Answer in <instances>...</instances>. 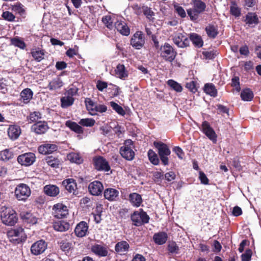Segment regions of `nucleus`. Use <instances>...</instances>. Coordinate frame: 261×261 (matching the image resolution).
<instances>
[{"label": "nucleus", "instance_id": "3c124183", "mask_svg": "<svg viewBox=\"0 0 261 261\" xmlns=\"http://www.w3.org/2000/svg\"><path fill=\"white\" fill-rule=\"evenodd\" d=\"M95 121L92 118H85L82 119L79 121V124L81 125L91 127L94 125Z\"/></svg>", "mask_w": 261, "mask_h": 261}, {"label": "nucleus", "instance_id": "2eb2a0df", "mask_svg": "<svg viewBox=\"0 0 261 261\" xmlns=\"http://www.w3.org/2000/svg\"><path fill=\"white\" fill-rule=\"evenodd\" d=\"M36 160L35 154L32 152L25 153L19 155L17 158L18 162L22 166H29Z\"/></svg>", "mask_w": 261, "mask_h": 261}, {"label": "nucleus", "instance_id": "bf43d9fd", "mask_svg": "<svg viewBox=\"0 0 261 261\" xmlns=\"http://www.w3.org/2000/svg\"><path fill=\"white\" fill-rule=\"evenodd\" d=\"M2 17L5 20L9 21H13L15 18L13 13L9 11L4 12L2 14Z\"/></svg>", "mask_w": 261, "mask_h": 261}, {"label": "nucleus", "instance_id": "aec40b11", "mask_svg": "<svg viewBox=\"0 0 261 261\" xmlns=\"http://www.w3.org/2000/svg\"><path fill=\"white\" fill-rule=\"evenodd\" d=\"M244 22L249 27H254L259 23V19L255 13L249 12L245 16Z\"/></svg>", "mask_w": 261, "mask_h": 261}, {"label": "nucleus", "instance_id": "052dcab7", "mask_svg": "<svg viewBox=\"0 0 261 261\" xmlns=\"http://www.w3.org/2000/svg\"><path fill=\"white\" fill-rule=\"evenodd\" d=\"M60 247L63 251H68L71 247V244L68 242L62 241L60 242Z\"/></svg>", "mask_w": 261, "mask_h": 261}, {"label": "nucleus", "instance_id": "680f3d73", "mask_svg": "<svg viewBox=\"0 0 261 261\" xmlns=\"http://www.w3.org/2000/svg\"><path fill=\"white\" fill-rule=\"evenodd\" d=\"M231 86L235 88L237 91L239 92L241 90L240 86V79L238 76H234L231 80Z\"/></svg>", "mask_w": 261, "mask_h": 261}, {"label": "nucleus", "instance_id": "c9c22d12", "mask_svg": "<svg viewBox=\"0 0 261 261\" xmlns=\"http://www.w3.org/2000/svg\"><path fill=\"white\" fill-rule=\"evenodd\" d=\"M254 94L253 92L249 88L243 90L241 93V97L244 101H250L253 98Z\"/></svg>", "mask_w": 261, "mask_h": 261}, {"label": "nucleus", "instance_id": "7ed1b4c3", "mask_svg": "<svg viewBox=\"0 0 261 261\" xmlns=\"http://www.w3.org/2000/svg\"><path fill=\"white\" fill-rule=\"evenodd\" d=\"M7 236L10 241L14 244H19L24 241L27 238L23 229L21 227L8 231Z\"/></svg>", "mask_w": 261, "mask_h": 261}, {"label": "nucleus", "instance_id": "dca6fc26", "mask_svg": "<svg viewBox=\"0 0 261 261\" xmlns=\"http://www.w3.org/2000/svg\"><path fill=\"white\" fill-rule=\"evenodd\" d=\"M88 189L92 195L98 196L101 194L103 187L101 182L95 180L89 185Z\"/></svg>", "mask_w": 261, "mask_h": 261}, {"label": "nucleus", "instance_id": "b1692460", "mask_svg": "<svg viewBox=\"0 0 261 261\" xmlns=\"http://www.w3.org/2000/svg\"><path fill=\"white\" fill-rule=\"evenodd\" d=\"M115 75L120 79L124 80L128 77V71L123 64H119L115 70Z\"/></svg>", "mask_w": 261, "mask_h": 261}, {"label": "nucleus", "instance_id": "1a4fd4ad", "mask_svg": "<svg viewBox=\"0 0 261 261\" xmlns=\"http://www.w3.org/2000/svg\"><path fill=\"white\" fill-rule=\"evenodd\" d=\"M93 164L96 170L107 172L110 170L109 162L101 156H96L93 158Z\"/></svg>", "mask_w": 261, "mask_h": 261}, {"label": "nucleus", "instance_id": "412c9836", "mask_svg": "<svg viewBox=\"0 0 261 261\" xmlns=\"http://www.w3.org/2000/svg\"><path fill=\"white\" fill-rule=\"evenodd\" d=\"M47 123L45 121L38 122L32 126V129L37 134L45 133L48 129Z\"/></svg>", "mask_w": 261, "mask_h": 261}, {"label": "nucleus", "instance_id": "a19ab883", "mask_svg": "<svg viewBox=\"0 0 261 261\" xmlns=\"http://www.w3.org/2000/svg\"><path fill=\"white\" fill-rule=\"evenodd\" d=\"M205 31L207 36L211 38H215L218 34L217 28L213 25H207L205 28Z\"/></svg>", "mask_w": 261, "mask_h": 261}, {"label": "nucleus", "instance_id": "c756f323", "mask_svg": "<svg viewBox=\"0 0 261 261\" xmlns=\"http://www.w3.org/2000/svg\"><path fill=\"white\" fill-rule=\"evenodd\" d=\"M154 242L158 245H162L166 243L167 240L168 236L166 232H161L155 233L153 235Z\"/></svg>", "mask_w": 261, "mask_h": 261}, {"label": "nucleus", "instance_id": "393cba45", "mask_svg": "<svg viewBox=\"0 0 261 261\" xmlns=\"http://www.w3.org/2000/svg\"><path fill=\"white\" fill-rule=\"evenodd\" d=\"M115 27L123 35L128 36L130 33L129 28L123 21H117L115 22Z\"/></svg>", "mask_w": 261, "mask_h": 261}, {"label": "nucleus", "instance_id": "6e6d98bb", "mask_svg": "<svg viewBox=\"0 0 261 261\" xmlns=\"http://www.w3.org/2000/svg\"><path fill=\"white\" fill-rule=\"evenodd\" d=\"M168 249L170 253L177 254L179 251V247L175 242H170L168 246Z\"/></svg>", "mask_w": 261, "mask_h": 261}, {"label": "nucleus", "instance_id": "0e129e2a", "mask_svg": "<svg viewBox=\"0 0 261 261\" xmlns=\"http://www.w3.org/2000/svg\"><path fill=\"white\" fill-rule=\"evenodd\" d=\"M252 255V251L248 249L241 255L242 261H250Z\"/></svg>", "mask_w": 261, "mask_h": 261}, {"label": "nucleus", "instance_id": "603ef678", "mask_svg": "<svg viewBox=\"0 0 261 261\" xmlns=\"http://www.w3.org/2000/svg\"><path fill=\"white\" fill-rule=\"evenodd\" d=\"M110 105L113 109L119 115L124 116L125 114V112L123 109L116 102L111 101L110 102Z\"/></svg>", "mask_w": 261, "mask_h": 261}, {"label": "nucleus", "instance_id": "864d4df0", "mask_svg": "<svg viewBox=\"0 0 261 261\" xmlns=\"http://www.w3.org/2000/svg\"><path fill=\"white\" fill-rule=\"evenodd\" d=\"M45 161L48 165L52 167H57L59 165L58 160L51 156L46 158Z\"/></svg>", "mask_w": 261, "mask_h": 261}, {"label": "nucleus", "instance_id": "72a5a7b5", "mask_svg": "<svg viewBox=\"0 0 261 261\" xmlns=\"http://www.w3.org/2000/svg\"><path fill=\"white\" fill-rule=\"evenodd\" d=\"M53 227L55 230L58 231H65L69 228V225L68 223L63 221H59L56 222L53 224Z\"/></svg>", "mask_w": 261, "mask_h": 261}, {"label": "nucleus", "instance_id": "6e6552de", "mask_svg": "<svg viewBox=\"0 0 261 261\" xmlns=\"http://www.w3.org/2000/svg\"><path fill=\"white\" fill-rule=\"evenodd\" d=\"M131 220L136 226H140L143 224L147 223L149 217L142 209L135 211L131 216Z\"/></svg>", "mask_w": 261, "mask_h": 261}, {"label": "nucleus", "instance_id": "f03ea898", "mask_svg": "<svg viewBox=\"0 0 261 261\" xmlns=\"http://www.w3.org/2000/svg\"><path fill=\"white\" fill-rule=\"evenodd\" d=\"M154 146L158 149V154L162 163L164 165L169 164L168 156L171 153V151L167 144L162 142H154Z\"/></svg>", "mask_w": 261, "mask_h": 261}, {"label": "nucleus", "instance_id": "6ab92c4d", "mask_svg": "<svg viewBox=\"0 0 261 261\" xmlns=\"http://www.w3.org/2000/svg\"><path fill=\"white\" fill-rule=\"evenodd\" d=\"M57 149V146L50 143L43 144L38 147V151L43 154H50Z\"/></svg>", "mask_w": 261, "mask_h": 261}, {"label": "nucleus", "instance_id": "e2e57ef3", "mask_svg": "<svg viewBox=\"0 0 261 261\" xmlns=\"http://www.w3.org/2000/svg\"><path fill=\"white\" fill-rule=\"evenodd\" d=\"M95 110L94 112V115L95 114V112H99V113H103L107 111V107L106 106L104 105H97L96 104L95 107H94Z\"/></svg>", "mask_w": 261, "mask_h": 261}, {"label": "nucleus", "instance_id": "de8ad7c7", "mask_svg": "<svg viewBox=\"0 0 261 261\" xmlns=\"http://www.w3.org/2000/svg\"><path fill=\"white\" fill-rule=\"evenodd\" d=\"M168 85L177 92H180L182 90V87L180 84L173 80H169L167 82Z\"/></svg>", "mask_w": 261, "mask_h": 261}, {"label": "nucleus", "instance_id": "37998d69", "mask_svg": "<svg viewBox=\"0 0 261 261\" xmlns=\"http://www.w3.org/2000/svg\"><path fill=\"white\" fill-rule=\"evenodd\" d=\"M148 156L150 162L154 165H158L160 161L157 154L152 149H149L148 151Z\"/></svg>", "mask_w": 261, "mask_h": 261}, {"label": "nucleus", "instance_id": "423d86ee", "mask_svg": "<svg viewBox=\"0 0 261 261\" xmlns=\"http://www.w3.org/2000/svg\"><path fill=\"white\" fill-rule=\"evenodd\" d=\"M14 193L18 200L25 201L31 195V190L27 185L20 184L15 188Z\"/></svg>", "mask_w": 261, "mask_h": 261}, {"label": "nucleus", "instance_id": "9b49d317", "mask_svg": "<svg viewBox=\"0 0 261 261\" xmlns=\"http://www.w3.org/2000/svg\"><path fill=\"white\" fill-rule=\"evenodd\" d=\"M145 44V38L141 31H137L130 40V44L135 48L140 49Z\"/></svg>", "mask_w": 261, "mask_h": 261}, {"label": "nucleus", "instance_id": "69168bd1", "mask_svg": "<svg viewBox=\"0 0 261 261\" xmlns=\"http://www.w3.org/2000/svg\"><path fill=\"white\" fill-rule=\"evenodd\" d=\"M174 8L178 14L182 18L186 16V13L184 8L179 6H174Z\"/></svg>", "mask_w": 261, "mask_h": 261}, {"label": "nucleus", "instance_id": "ddd939ff", "mask_svg": "<svg viewBox=\"0 0 261 261\" xmlns=\"http://www.w3.org/2000/svg\"><path fill=\"white\" fill-rule=\"evenodd\" d=\"M172 40L178 47L184 48L189 44L188 37L181 33H175L172 35Z\"/></svg>", "mask_w": 261, "mask_h": 261}, {"label": "nucleus", "instance_id": "0eeeda50", "mask_svg": "<svg viewBox=\"0 0 261 261\" xmlns=\"http://www.w3.org/2000/svg\"><path fill=\"white\" fill-rule=\"evenodd\" d=\"M160 56L165 61L172 62L176 56V53L173 47L168 43H165L160 48Z\"/></svg>", "mask_w": 261, "mask_h": 261}, {"label": "nucleus", "instance_id": "bb28decb", "mask_svg": "<svg viewBox=\"0 0 261 261\" xmlns=\"http://www.w3.org/2000/svg\"><path fill=\"white\" fill-rule=\"evenodd\" d=\"M128 198L130 203L135 207H139L142 202V198L141 195L137 193L130 194Z\"/></svg>", "mask_w": 261, "mask_h": 261}, {"label": "nucleus", "instance_id": "473e14b6", "mask_svg": "<svg viewBox=\"0 0 261 261\" xmlns=\"http://www.w3.org/2000/svg\"><path fill=\"white\" fill-rule=\"evenodd\" d=\"M63 85V83L61 79L56 77L49 83L48 88L50 90H56L62 87Z\"/></svg>", "mask_w": 261, "mask_h": 261}, {"label": "nucleus", "instance_id": "5701e85b", "mask_svg": "<svg viewBox=\"0 0 261 261\" xmlns=\"http://www.w3.org/2000/svg\"><path fill=\"white\" fill-rule=\"evenodd\" d=\"M91 251L99 256H106L108 253L107 248L105 246L99 244L93 245L91 247Z\"/></svg>", "mask_w": 261, "mask_h": 261}, {"label": "nucleus", "instance_id": "39448f33", "mask_svg": "<svg viewBox=\"0 0 261 261\" xmlns=\"http://www.w3.org/2000/svg\"><path fill=\"white\" fill-rule=\"evenodd\" d=\"M1 219L3 223L7 225H14L17 221L16 213L12 208H6L1 213Z\"/></svg>", "mask_w": 261, "mask_h": 261}, {"label": "nucleus", "instance_id": "f3484780", "mask_svg": "<svg viewBox=\"0 0 261 261\" xmlns=\"http://www.w3.org/2000/svg\"><path fill=\"white\" fill-rule=\"evenodd\" d=\"M88 225L85 221L80 222L74 229L75 235L78 237H83L87 234Z\"/></svg>", "mask_w": 261, "mask_h": 261}, {"label": "nucleus", "instance_id": "f704fd0d", "mask_svg": "<svg viewBox=\"0 0 261 261\" xmlns=\"http://www.w3.org/2000/svg\"><path fill=\"white\" fill-rule=\"evenodd\" d=\"M66 125L76 133L82 134L83 133V128L82 127L75 122L70 120L67 121Z\"/></svg>", "mask_w": 261, "mask_h": 261}, {"label": "nucleus", "instance_id": "09e8293b", "mask_svg": "<svg viewBox=\"0 0 261 261\" xmlns=\"http://www.w3.org/2000/svg\"><path fill=\"white\" fill-rule=\"evenodd\" d=\"M85 102L87 110L90 112L91 115H93L95 110L94 107H95L96 104L90 98H86Z\"/></svg>", "mask_w": 261, "mask_h": 261}, {"label": "nucleus", "instance_id": "c03bdc74", "mask_svg": "<svg viewBox=\"0 0 261 261\" xmlns=\"http://www.w3.org/2000/svg\"><path fill=\"white\" fill-rule=\"evenodd\" d=\"M11 43L12 45L22 49H24L26 47L24 42L19 37L12 38L11 39Z\"/></svg>", "mask_w": 261, "mask_h": 261}, {"label": "nucleus", "instance_id": "e433bc0d", "mask_svg": "<svg viewBox=\"0 0 261 261\" xmlns=\"http://www.w3.org/2000/svg\"><path fill=\"white\" fill-rule=\"evenodd\" d=\"M129 247V244L126 241H121L115 245V251L118 253H123L127 251Z\"/></svg>", "mask_w": 261, "mask_h": 261}, {"label": "nucleus", "instance_id": "cd10ccee", "mask_svg": "<svg viewBox=\"0 0 261 261\" xmlns=\"http://www.w3.org/2000/svg\"><path fill=\"white\" fill-rule=\"evenodd\" d=\"M119 192L113 188H108L104 191V196L106 199L109 201H113L118 197Z\"/></svg>", "mask_w": 261, "mask_h": 261}, {"label": "nucleus", "instance_id": "4c0bfd02", "mask_svg": "<svg viewBox=\"0 0 261 261\" xmlns=\"http://www.w3.org/2000/svg\"><path fill=\"white\" fill-rule=\"evenodd\" d=\"M190 39L195 46L200 47L203 45L202 39L199 35L195 33L191 34Z\"/></svg>", "mask_w": 261, "mask_h": 261}, {"label": "nucleus", "instance_id": "4468645a", "mask_svg": "<svg viewBox=\"0 0 261 261\" xmlns=\"http://www.w3.org/2000/svg\"><path fill=\"white\" fill-rule=\"evenodd\" d=\"M47 243L43 240H40L32 245L31 252L33 255H38L43 253L47 249Z\"/></svg>", "mask_w": 261, "mask_h": 261}, {"label": "nucleus", "instance_id": "ea45409f", "mask_svg": "<svg viewBox=\"0 0 261 261\" xmlns=\"http://www.w3.org/2000/svg\"><path fill=\"white\" fill-rule=\"evenodd\" d=\"M67 159L72 163L80 164L83 162V159L79 153L71 152L67 155Z\"/></svg>", "mask_w": 261, "mask_h": 261}, {"label": "nucleus", "instance_id": "79ce46f5", "mask_svg": "<svg viewBox=\"0 0 261 261\" xmlns=\"http://www.w3.org/2000/svg\"><path fill=\"white\" fill-rule=\"evenodd\" d=\"M241 10V8H240L237 4L234 2H232L231 3V5L230 7V14L236 17H238L240 16Z\"/></svg>", "mask_w": 261, "mask_h": 261}, {"label": "nucleus", "instance_id": "9d476101", "mask_svg": "<svg viewBox=\"0 0 261 261\" xmlns=\"http://www.w3.org/2000/svg\"><path fill=\"white\" fill-rule=\"evenodd\" d=\"M201 130L213 143H216L217 135L208 122L204 121L202 122Z\"/></svg>", "mask_w": 261, "mask_h": 261}, {"label": "nucleus", "instance_id": "4be33fe9", "mask_svg": "<svg viewBox=\"0 0 261 261\" xmlns=\"http://www.w3.org/2000/svg\"><path fill=\"white\" fill-rule=\"evenodd\" d=\"M43 191L47 196L55 197L59 194L60 190L56 185H47L44 187Z\"/></svg>", "mask_w": 261, "mask_h": 261}, {"label": "nucleus", "instance_id": "338daca9", "mask_svg": "<svg viewBox=\"0 0 261 261\" xmlns=\"http://www.w3.org/2000/svg\"><path fill=\"white\" fill-rule=\"evenodd\" d=\"M199 178L200 180L201 183L204 185H208L209 180L206 177V175L202 172H199Z\"/></svg>", "mask_w": 261, "mask_h": 261}, {"label": "nucleus", "instance_id": "c85d7f7f", "mask_svg": "<svg viewBox=\"0 0 261 261\" xmlns=\"http://www.w3.org/2000/svg\"><path fill=\"white\" fill-rule=\"evenodd\" d=\"M62 184L69 192H73L76 189V184L74 179L68 178L62 181Z\"/></svg>", "mask_w": 261, "mask_h": 261}, {"label": "nucleus", "instance_id": "5fc2aeb1", "mask_svg": "<svg viewBox=\"0 0 261 261\" xmlns=\"http://www.w3.org/2000/svg\"><path fill=\"white\" fill-rule=\"evenodd\" d=\"M12 10L22 15L25 13L23 6L20 3H17L12 6Z\"/></svg>", "mask_w": 261, "mask_h": 261}, {"label": "nucleus", "instance_id": "8fccbe9b", "mask_svg": "<svg viewBox=\"0 0 261 261\" xmlns=\"http://www.w3.org/2000/svg\"><path fill=\"white\" fill-rule=\"evenodd\" d=\"M142 11L143 14L146 16V18L150 21H152L154 19V12L150 8L147 7H143Z\"/></svg>", "mask_w": 261, "mask_h": 261}, {"label": "nucleus", "instance_id": "774afa93", "mask_svg": "<svg viewBox=\"0 0 261 261\" xmlns=\"http://www.w3.org/2000/svg\"><path fill=\"white\" fill-rule=\"evenodd\" d=\"M173 151L175 152V153L176 154V155L179 159H183L184 156V153L180 147L178 146H176L173 148Z\"/></svg>", "mask_w": 261, "mask_h": 261}, {"label": "nucleus", "instance_id": "f257e3e1", "mask_svg": "<svg viewBox=\"0 0 261 261\" xmlns=\"http://www.w3.org/2000/svg\"><path fill=\"white\" fill-rule=\"evenodd\" d=\"M191 4L192 8L187 10V13L191 20H196L199 15L205 11L206 5L200 0H192Z\"/></svg>", "mask_w": 261, "mask_h": 261}, {"label": "nucleus", "instance_id": "20e7f679", "mask_svg": "<svg viewBox=\"0 0 261 261\" xmlns=\"http://www.w3.org/2000/svg\"><path fill=\"white\" fill-rule=\"evenodd\" d=\"M134 147L133 142L130 139L124 141L123 145L120 148L121 155L128 161H132L135 157V152L133 151Z\"/></svg>", "mask_w": 261, "mask_h": 261}, {"label": "nucleus", "instance_id": "2f4dec72", "mask_svg": "<svg viewBox=\"0 0 261 261\" xmlns=\"http://www.w3.org/2000/svg\"><path fill=\"white\" fill-rule=\"evenodd\" d=\"M20 216L22 219L26 223L35 224L37 222V219L30 213L23 212Z\"/></svg>", "mask_w": 261, "mask_h": 261}, {"label": "nucleus", "instance_id": "13d9d810", "mask_svg": "<svg viewBox=\"0 0 261 261\" xmlns=\"http://www.w3.org/2000/svg\"><path fill=\"white\" fill-rule=\"evenodd\" d=\"M102 21L107 26V27L110 29H112L113 28V22L112 18L110 16H106L102 19Z\"/></svg>", "mask_w": 261, "mask_h": 261}, {"label": "nucleus", "instance_id": "a18cd8bd", "mask_svg": "<svg viewBox=\"0 0 261 261\" xmlns=\"http://www.w3.org/2000/svg\"><path fill=\"white\" fill-rule=\"evenodd\" d=\"M31 54L34 59L37 62H40L44 59V51L39 49L32 50Z\"/></svg>", "mask_w": 261, "mask_h": 261}, {"label": "nucleus", "instance_id": "7c9ffc66", "mask_svg": "<svg viewBox=\"0 0 261 261\" xmlns=\"http://www.w3.org/2000/svg\"><path fill=\"white\" fill-rule=\"evenodd\" d=\"M33 95V92L30 89H24L20 93L21 99L24 103H27L32 99Z\"/></svg>", "mask_w": 261, "mask_h": 261}, {"label": "nucleus", "instance_id": "49530a36", "mask_svg": "<svg viewBox=\"0 0 261 261\" xmlns=\"http://www.w3.org/2000/svg\"><path fill=\"white\" fill-rule=\"evenodd\" d=\"M1 159L4 161H7L13 158V153L9 149H6L1 152Z\"/></svg>", "mask_w": 261, "mask_h": 261}, {"label": "nucleus", "instance_id": "4d7b16f0", "mask_svg": "<svg viewBox=\"0 0 261 261\" xmlns=\"http://www.w3.org/2000/svg\"><path fill=\"white\" fill-rule=\"evenodd\" d=\"M41 118V114L39 112H34L31 113L29 117V120L30 121V122L32 123L33 122L37 121L39 119Z\"/></svg>", "mask_w": 261, "mask_h": 261}, {"label": "nucleus", "instance_id": "f8f14e48", "mask_svg": "<svg viewBox=\"0 0 261 261\" xmlns=\"http://www.w3.org/2000/svg\"><path fill=\"white\" fill-rule=\"evenodd\" d=\"M52 213L55 218L62 219L65 218L68 214V210L66 205L58 203L54 205Z\"/></svg>", "mask_w": 261, "mask_h": 261}, {"label": "nucleus", "instance_id": "58836bf2", "mask_svg": "<svg viewBox=\"0 0 261 261\" xmlns=\"http://www.w3.org/2000/svg\"><path fill=\"white\" fill-rule=\"evenodd\" d=\"M204 91L213 97H216L217 95V89L213 84H206L204 87Z\"/></svg>", "mask_w": 261, "mask_h": 261}, {"label": "nucleus", "instance_id": "a878e982", "mask_svg": "<svg viewBox=\"0 0 261 261\" xmlns=\"http://www.w3.org/2000/svg\"><path fill=\"white\" fill-rule=\"evenodd\" d=\"M20 134V128L17 125H10L8 129V136L12 140H15L18 138Z\"/></svg>", "mask_w": 261, "mask_h": 261}, {"label": "nucleus", "instance_id": "a211bd4d", "mask_svg": "<svg viewBox=\"0 0 261 261\" xmlns=\"http://www.w3.org/2000/svg\"><path fill=\"white\" fill-rule=\"evenodd\" d=\"M72 96V90L70 89L68 91L67 95L61 98V107L63 108H67L73 105L74 99Z\"/></svg>", "mask_w": 261, "mask_h": 261}]
</instances>
